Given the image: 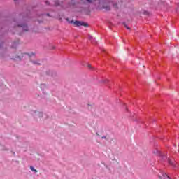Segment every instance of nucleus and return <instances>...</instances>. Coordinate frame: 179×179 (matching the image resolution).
Instances as JSON below:
<instances>
[{
	"label": "nucleus",
	"instance_id": "1",
	"mask_svg": "<svg viewBox=\"0 0 179 179\" xmlns=\"http://www.w3.org/2000/svg\"><path fill=\"white\" fill-rule=\"evenodd\" d=\"M66 20L71 24L73 23V24H75V26H76L77 27H79L80 26H84V27H89V24L86 22H83V21H75V22H73V20L69 21V18H66Z\"/></svg>",
	"mask_w": 179,
	"mask_h": 179
},
{
	"label": "nucleus",
	"instance_id": "2",
	"mask_svg": "<svg viewBox=\"0 0 179 179\" xmlns=\"http://www.w3.org/2000/svg\"><path fill=\"white\" fill-rule=\"evenodd\" d=\"M18 30H22V31H28L29 28L26 24H21L17 26Z\"/></svg>",
	"mask_w": 179,
	"mask_h": 179
},
{
	"label": "nucleus",
	"instance_id": "3",
	"mask_svg": "<svg viewBox=\"0 0 179 179\" xmlns=\"http://www.w3.org/2000/svg\"><path fill=\"white\" fill-rule=\"evenodd\" d=\"M168 163L171 165L173 166V167H176V162L171 160V159H169L168 160Z\"/></svg>",
	"mask_w": 179,
	"mask_h": 179
},
{
	"label": "nucleus",
	"instance_id": "4",
	"mask_svg": "<svg viewBox=\"0 0 179 179\" xmlns=\"http://www.w3.org/2000/svg\"><path fill=\"white\" fill-rule=\"evenodd\" d=\"M32 64H34V65H40V62H38V60H36V61H31Z\"/></svg>",
	"mask_w": 179,
	"mask_h": 179
},
{
	"label": "nucleus",
	"instance_id": "5",
	"mask_svg": "<svg viewBox=\"0 0 179 179\" xmlns=\"http://www.w3.org/2000/svg\"><path fill=\"white\" fill-rule=\"evenodd\" d=\"M162 177H163V178H168V179H170V176H168L166 173H164V174L162 175Z\"/></svg>",
	"mask_w": 179,
	"mask_h": 179
},
{
	"label": "nucleus",
	"instance_id": "6",
	"mask_svg": "<svg viewBox=\"0 0 179 179\" xmlns=\"http://www.w3.org/2000/svg\"><path fill=\"white\" fill-rule=\"evenodd\" d=\"M30 169L31 170V171H34V173H37V170L35 169L34 167L30 166Z\"/></svg>",
	"mask_w": 179,
	"mask_h": 179
},
{
	"label": "nucleus",
	"instance_id": "7",
	"mask_svg": "<svg viewBox=\"0 0 179 179\" xmlns=\"http://www.w3.org/2000/svg\"><path fill=\"white\" fill-rule=\"evenodd\" d=\"M23 57H28L29 58H30V57H31V56L27 53H24V54H23Z\"/></svg>",
	"mask_w": 179,
	"mask_h": 179
},
{
	"label": "nucleus",
	"instance_id": "8",
	"mask_svg": "<svg viewBox=\"0 0 179 179\" xmlns=\"http://www.w3.org/2000/svg\"><path fill=\"white\" fill-rule=\"evenodd\" d=\"M124 27H126V29H127V30H131V28L128 27V25L124 24Z\"/></svg>",
	"mask_w": 179,
	"mask_h": 179
},
{
	"label": "nucleus",
	"instance_id": "9",
	"mask_svg": "<svg viewBox=\"0 0 179 179\" xmlns=\"http://www.w3.org/2000/svg\"><path fill=\"white\" fill-rule=\"evenodd\" d=\"M87 2H88V3H92V2H93V0H86Z\"/></svg>",
	"mask_w": 179,
	"mask_h": 179
},
{
	"label": "nucleus",
	"instance_id": "10",
	"mask_svg": "<svg viewBox=\"0 0 179 179\" xmlns=\"http://www.w3.org/2000/svg\"><path fill=\"white\" fill-rule=\"evenodd\" d=\"M58 5H59V3H58V1H56V2H55V6H58Z\"/></svg>",
	"mask_w": 179,
	"mask_h": 179
},
{
	"label": "nucleus",
	"instance_id": "11",
	"mask_svg": "<svg viewBox=\"0 0 179 179\" xmlns=\"http://www.w3.org/2000/svg\"><path fill=\"white\" fill-rule=\"evenodd\" d=\"M106 136H103L101 137V139H106Z\"/></svg>",
	"mask_w": 179,
	"mask_h": 179
},
{
	"label": "nucleus",
	"instance_id": "12",
	"mask_svg": "<svg viewBox=\"0 0 179 179\" xmlns=\"http://www.w3.org/2000/svg\"><path fill=\"white\" fill-rule=\"evenodd\" d=\"M92 67V66L90 64V65H88V68H91Z\"/></svg>",
	"mask_w": 179,
	"mask_h": 179
},
{
	"label": "nucleus",
	"instance_id": "13",
	"mask_svg": "<svg viewBox=\"0 0 179 179\" xmlns=\"http://www.w3.org/2000/svg\"><path fill=\"white\" fill-rule=\"evenodd\" d=\"M46 4H47V5H48V4H49L48 1H46Z\"/></svg>",
	"mask_w": 179,
	"mask_h": 179
},
{
	"label": "nucleus",
	"instance_id": "14",
	"mask_svg": "<svg viewBox=\"0 0 179 179\" xmlns=\"http://www.w3.org/2000/svg\"><path fill=\"white\" fill-rule=\"evenodd\" d=\"M47 16H50V14H49V13H48V14H47Z\"/></svg>",
	"mask_w": 179,
	"mask_h": 179
},
{
	"label": "nucleus",
	"instance_id": "15",
	"mask_svg": "<svg viewBox=\"0 0 179 179\" xmlns=\"http://www.w3.org/2000/svg\"><path fill=\"white\" fill-rule=\"evenodd\" d=\"M71 1H75V0H71Z\"/></svg>",
	"mask_w": 179,
	"mask_h": 179
}]
</instances>
